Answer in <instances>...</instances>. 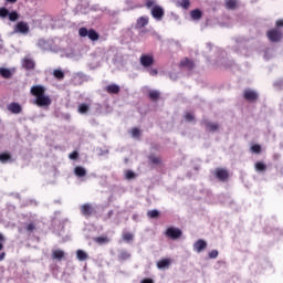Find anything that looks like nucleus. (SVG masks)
Returning <instances> with one entry per match:
<instances>
[{
    "label": "nucleus",
    "mask_w": 283,
    "mask_h": 283,
    "mask_svg": "<svg viewBox=\"0 0 283 283\" xmlns=\"http://www.w3.org/2000/svg\"><path fill=\"white\" fill-rule=\"evenodd\" d=\"M7 109L11 112V114H21V112H23V107H21L17 102L10 103L7 106Z\"/></svg>",
    "instance_id": "nucleus-9"
},
{
    "label": "nucleus",
    "mask_w": 283,
    "mask_h": 283,
    "mask_svg": "<svg viewBox=\"0 0 283 283\" xmlns=\"http://www.w3.org/2000/svg\"><path fill=\"white\" fill-rule=\"evenodd\" d=\"M77 112L78 114H86L87 112H90V104H80L77 107Z\"/></svg>",
    "instance_id": "nucleus-26"
},
{
    "label": "nucleus",
    "mask_w": 283,
    "mask_h": 283,
    "mask_svg": "<svg viewBox=\"0 0 283 283\" xmlns=\"http://www.w3.org/2000/svg\"><path fill=\"white\" fill-rule=\"evenodd\" d=\"M147 23H149V18L147 17H140L137 20V28H145V25H147Z\"/></svg>",
    "instance_id": "nucleus-25"
},
{
    "label": "nucleus",
    "mask_w": 283,
    "mask_h": 283,
    "mask_svg": "<svg viewBox=\"0 0 283 283\" xmlns=\"http://www.w3.org/2000/svg\"><path fill=\"white\" fill-rule=\"evenodd\" d=\"M69 158L71 160H76V158H78V153L77 151H73L69 155Z\"/></svg>",
    "instance_id": "nucleus-44"
},
{
    "label": "nucleus",
    "mask_w": 283,
    "mask_h": 283,
    "mask_svg": "<svg viewBox=\"0 0 283 283\" xmlns=\"http://www.w3.org/2000/svg\"><path fill=\"white\" fill-rule=\"evenodd\" d=\"M148 72H149L150 76H157L158 75V70H156V69H150V70H148Z\"/></svg>",
    "instance_id": "nucleus-46"
},
{
    "label": "nucleus",
    "mask_w": 283,
    "mask_h": 283,
    "mask_svg": "<svg viewBox=\"0 0 283 283\" xmlns=\"http://www.w3.org/2000/svg\"><path fill=\"white\" fill-rule=\"evenodd\" d=\"M31 94L35 96V105L38 107H50L52 105V99L45 95V87L41 85L33 86Z\"/></svg>",
    "instance_id": "nucleus-1"
},
{
    "label": "nucleus",
    "mask_w": 283,
    "mask_h": 283,
    "mask_svg": "<svg viewBox=\"0 0 283 283\" xmlns=\"http://www.w3.org/2000/svg\"><path fill=\"white\" fill-rule=\"evenodd\" d=\"M205 249H207V241L199 239L193 243V251H196V253H202Z\"/></svg>",
    "instance_id": "nucleus-7"
},
{
    "label": "nucleus",
    "mask_w": 283,
    "mask_h": 283,
    "mask_svg": "<svg viewBox=\"0 0 283 283\" xmlns=\"http://www.w3.org/2000/svg\"><path fill=\"white\" fill-rule=\"evenodd\" d=\"M123 240H125V242H132V240H134V234L126 232L123 234Z\"/></svg>",
    "instance_id": "nucleus-35"
},
{
    "label": "nucleus",
    "mask_w": 283,
    "mask_h": 283,
    "mask_svg": "<svg viewBox=\"0 0 283 283\" xmlns=\"http://www.w3.org/2000/svg\"><path fill=\"white\" fill-rule=\"evenodd\" d=\"M154 63V56L153 55H142L140 56V64L143 67H151V64Z\"/></svg>",
    "instance_id": "nucleus-8"
},
{
    "label": "nucleus",
    "mask_w": 283,
    "mask_h": 283,
    "mask_svg": "<svg viewBox=\"0 0 283 283\" xmlns=\"http://www.w3.org/2000/svg\"><path fill=\"white\" fill-rule=\"evenodd\" d=\"M146 7H148V8H154V7H156V0H147V1H146Z\"/></svg>",
    "instance_id": "nucleus-43"
},
{
    "label": "nucleus",
    "mask_w": 283,
    "mask_h": 283,
    "mask_svg": "<svg viewBox=\"0 0 283 283\" xmlns=\"http://www.w3.org/2000/svg\"><path fill=\"white\" fill-rule=\"evenodd\" d=\"M150 161H151L154 165H158V163H160V158H158V157H151V158H150Z\"/></svg>",
    "instance_id": "nucleus-48"
},
{
    "label": "nucleus",
    "mask_w": 283,
    "mask_h": 283,
    "mask_svg": "<svg viewBox=\"0 0 283 283\" xmlns=\"http://www.w3.org/2000/svg\"><path fill=\"white\" fill-rule=\"evenodd\" d=\"M180 66L181 67H186L187 70H192L193 67V61L189 60V59H185L180 62Z\"/></svg>",
    "instance_id": "nucleus-22"
},
{
    "label": "nucleus",
    "mask_w": 283,
    "mask_h": 283,
    "mask_svg": "<svg viewBox=\"0 0 283 283\" xmlns=\"http://www.w3.org/2000/svg\"><path fill=\"white\" fill-rule=\"evenodd\" d=\"M76 258L80 262H85V260H87V253L83 250H77Z\"/></svg>",
    "instance_id": "nucleus-28"
},
{
    "label": "nucleus",
    "mask_w": 283,
    "mask_h": 283,
    "mask_svg": "<svg viewBox=\"0 0 283 283\" xmlns=\"http://www.w3.org/2000/svg\"><path fill=\"white\" fill-rule=\"evenodd\" d=\"M276 27L277 28H283V20H277L276 21Z\"/></svg>",
    "instance_id": "nucleus-49"
},
{
    "label": "nucleus",
    "mask_w": 283,
    "mask_h": 283,
    "mask_svg": "<svg viewBox=\"0 0 283 283\" xmlns=\"http://www.w3.org/2000/svg\"><path fill=\"white\" fill-rule=\"evenodd\" d=\"M124 176L126 180H134V178H136V172H134V170H125Z\"/></svg>",
    "instance_id": "nucleus-29"
},
{
    "label": "nucleus",
    "mask_w": 283,
    "mask_h": 283,
    "mask_svg": "<svg viewBox=\"0 0 283 283\" xmlns=\"http://www.w3.org/2000/svg\"><path fill=\"white\" fill-rule=\"evenodd\" d=\"M64 255H65V252H63L62 250H53V253H52L53 260H63Z\"/></svg>",
    "instance_id": "nucleus-24"
},
{
    "label": "nucleus",
    "mask_w": 283,
    "mask_h": 283,
    "mask_svg": "<svg viewBox=\"0 0 283 283\" xmlns=\"http://www.w3.org/2000/svg\"><path fill=\"white\" fill-rule=\"evenodd\" d=\"M3 250V245L0 243V251H2Z\"/></svg>",
    "instance_id": "nucleus-55"
},
{
    "label": "nucleus",
    "mask_w": 283,
    "mask_h": 283,
    "mask_svg": "<svg viewBox=\"0 0 283 283\" xmlns=\"http://www.w3.org/2000/svg\"><path fill=\"white\" fill-rule=\"evenodd\" d=\"M14 32L19 34H28L30 32V25L24 21L18 22L14 28Z\"/></svg>",
    "instance_id": "nucleus-4"
},
{
    "label": "nucleus",
    "mask_w": 283,
    "mask_h": 283,
    "mask_svg": "<svg viewBox=\"0 0 283 283\" xmlns=\"http://www.w3.org/2000/svg\"><path fill=\"white\" fill-rule=\"evenodd\" d=\"M185 118H186V120H188V123H191V120H193V114L187 113V114L185 115Z\"/></svg>",
    "instance_id": "nucleus-45"
},
{
    "label": "nucleus",
    "mask_w": 283,
    "mask_h": 283,
    "mask_svg": "<svg viewBox=\"0 0 283 283\" xmlns=\"http://www.w3.org/2000/svg\"><path fill=\"white\" fill-rule=\"evenodd\" d=\"M78 34L82 38L87 36L91 41H98L99 39L98 32H96L94 29L87 30L85 27L80 28Z\"/></svg>",
    "instance_id": "nucleus-2"
},
{
    "label": "nucleus",
    "mask_w": 283,
    "mask_h": 283,
    "mask_svg": "<svg viewBox=\"0 0 283 283\" xmlns=\"http://www.w3.org/2000/svg\"><path fill=\"white\" fill-rule=\"evenodd\" d=\"M12 70L0 67V76H2V78H12Z\"/></svg>",
    "instance_id": "nucleus-16"
},
{
    "label": "nucleus",
    "mask_w": 283,
    "mask_h": 283,
    "mask_svg": "<svg viewBox=\"0 0 283 283\" xmlns=\"http://www.w3.org/2000/svg\"><path fill=\"white\" fill-rule=\"evenodd\" d=\"M268 38L270 41H272V43H277V41L282 40V32L277 29L270 30L268 32Z\"/></svg>",
    "instance_id": "nucleus-5"
},
{
    "label": "nucleus",
    "mask_w": 283,
    "mask_h": 283,
    "mask_svg": "<svg viewBox=\"0 0 283 283\" xmlns=\"http://www.w3.org/2000/svg\"><path fill=\"white\" fill-rule=\"evenodd\" d=\"M38 48H41V50H50V42H48L43 39H40L38 41Z\"/></svg>",
    "instance_id": "nucleus-27"
},
{
    "label": "nucleus",
    "mask_w": 283,
    "mask_h": 283,
    "mask_svg": "<svg viewBox=\"0 0 283 283\" xmlns=\"http://www.w3.org/2000/svg\"><path fill=\"white\" fill-rule=\"evenodd\" d=\"M74 174L77 178H84V176H87V170L84 167L77 166L74 169Z\"/></svg>",
    "instance_id": "nucleus-15"
},
{
    "label": "nucleus",
    "mask_w": 283,
    "mask_h": 283,
    "mask_svg": "<svg viewBox=\"0 0 283 283\" xmlns=\"http://www.w3.org/2000/svg\"><path fill=\"white\" fill-rule=\"evenodd\" d=\"M167 238H170V240H178L180 235H182V230L178 228H168L166 230Z\"/></svg>",
    "instance_id": "nucleus-3"
},
{
    "label": "nucleus",
    "mask_w": 283,
    "mask_h": 283,
    "mask_svg": "<svg viewBox=\"0 0 283 283\" xmlns=\"http://www.w3.org/2000/svg\"><path fill=\"white\" fill-rule=\"evenodd\" d=\"M190 4H191V2H190L189 0H181V1L179 2V6H180L181 8H184L185 10H187Z\"/></svg>",
    "instance_id": "nucleus-37"
},
{
    "label": "nucleus",
    "mask_w": 283,
    "mask_h": 283,
    "mask_svg": "<svg viewBox=\"0 0 283 283\" xmlns=\"http://www.w3.org/2000/svg\"><path fill=\"white\" fill-rule=\"evenodd\" d=\"M54 78H57V81H63L65 78V73L63 70L56 69L53 71Z\"/></svg>",
    "instance_id": "nucleus-20"
},
{
    "label": "nucleus",
    "mask_w": 283,
    "mask_h": 283,
    "mask_svg": "<svg viewBox=\"0 0 283 283\" xmlns=\"http://www.w3.org/2000/svg\"><path fill=\"white\" fill-rule=\"evenodd\" d=\"M10 11L7 8H0V17L1 19H6V17H9Z\"/></svg>",
    "instance_id": "nucleus-34"
},
{
    "label": "nucleus",
    "mask_w": 283,
    "mask_h": 283,
    "mask_svg": "<svg viewBox=\"0 0 283 283\" xmlns=\"http://www.w3.org/2000/svg\"><path fill=\"white\" fill-rule=\"evenodd\" d=\"M130 134H132L133 138H138V136H140V129L133 128Z\"/></svg>",
    "instance_id": "nucleus-40"
},
{
    "label": "nucleus",
    "mask_w": 283,
    "mask_h": 283,
    "mask_svg": "<svg viewBox=\"0 0 283 283\" xmlns=\"http://www.w3.org/2000/svg\"><path fill=\"white\" fill-rule=\"evenodd\" d=\"M9 21H19V13L17 11L9 12Z\"/></svg>",
    "instance_id": "nucleus-33"
},
{
    "label": "nucleus",
    "mask_w": 283,
    "mask_h": 283,
    "mask_svg": "<svg viewBox=\"0 0 283 283\" xmlns=\"http://www.w3.org/2000/svg\"><path fill=\"white\" fill-rule=\"evenodd\" d=\"M132 258V254L127 251H122L118 255V260L125 261V260H129Z\"/></svg>",
    "instance_id": "nucleus-30"
},
{
    "label": "nucleus",
    "mask_w": 283,
    "mask_h": 283,
    "mask_svg": "<svg viewBox=\"0 0 283 283\" xmlns=\"http://www.w3.org/2000/svg\"><path fill=\"white\" fill-rule=\"evenodd\" d=\"M106 92L108 94H118V92H120V86H118L117 84H111L106 86Z\"/></svg>",
    "instance_id": "nucleus-17"
},
{
    "label": "nucleus",
    "mask_w": 283,
    "mask_h": 283,
    "mask_svg": "<svg viewBox=\"0 0 283 283\" xmlns=\"http://www.w3.org/2000/svg\"><path fill=\"white\" fill-rule=\"evenodd\" d=\"M106 238H103V237H98L95 239V242H98L99 244H103V242H106Z\"/></svg>",
    "instance_id": "nucleus-47"
},
{
    "label": "nucleus",
    "mask_w": 283,
    "mask_h": 283,
    "mask_svg": "<svg viewBox=\"0 0 283 283\" xmlns=\"http://www.w3.org/2000/svg\"><path fill=\"white\" fill-rule=\"evenodd\" d=\"M140 283H154V280H151V279H145V280H142Z\"/></svg>",
    "instance_id": "nucleus-50"
},
{
    "label": "nucleus",
    "mask_w": 283,
    "mask_h": 283,
    "mask_svg": "<svg viewBox=\"0 0 283 283\" xmlns=\"http://www.w3.org/2000/svg\"><path fill=\"white\" fill-rule=\"evenodd\" d=\"M150 101H157V98L160 96V92L158 91H150L148 94Z\"/></svg>",
    "instance_id": "nucleus-31"
},
{
    "label": "nucleus",
    "mask_w": 283,
    "mask_h": 283,
    "mask_svg": "<svg viewBox=\"0 0 283 283\" xmlns=\"http://www.w3.org/2000/svg\"><path fill=\"white\" fill-rule=\"evenodd\" d=\"M65 57H66V59L76 60V54H74V51H69V52L65 54Z\"/></svg>",
    "instance_id": "nucleus-42"
},
{
    "label": "nucleus",
    "mask_w": 283,
    "mask_h": 283,
    "mask_svg": "<svg viewBox=\"0 0 283 283\" xmlns=\"http://www.w3.org/2000/svg\"><path fill=\"white\" fill-rule=\"evenodd\" d=\"M210 260H216L218 258V250H212L209 252Z\"/></svg>",
    "instance_id": "nucleus-41"
},
{
    "label": "nucleus",
    "mask_w": 283,
    "mask_h": 283,
    "mask_svg": "<svg viewBox=\"0 0 283 283\" xmlns=\"http://www.w3.org/2000/svg\"><path fill=\"white\" fill-rule=\"evenodd\" d=\"M244 98L247 101H256L258 98V92L251 91V90H245L244 91Z\"/></svg>",
    "instance_id": "nucleus-11"
},
{
    "label": "nucleus",
    "mask_w": 283,
    "mask_h": 283,
    "mask_svg": "<svg viewBox=\"0 0 283 283\" xmlns=\"http://www.w3.org/2000/svg\"><path fill=\"white\" fill-rule=\"evenodd\" d=\"M190 17L193 21H200V19H202V11L195 9L190 12Z\"/></svg>",
    "instance_id": "nucleus-18"
},
{
    "label": "nucleus",
    "mask_w": 283,
    "mask_h": 283,
    "mask_svg": "<svg viewBox=\"0 0 283 283\" xmlns=\"http://www.w3.org/2000/svg\"><path fill=\"white\" fill-rule=\"evenodd\" d=\"M151 15L154 19H156V21H163V17H165V10H163V8L159 6H155L151 9Z\"/></svg>",
    "instance_id": "nucleus-6"
},
{
    "label": "nucleus",
    "mask_w": 283,
    "mask_h": 283,
    "mask_svg": "<svg viewBox=\"0 0 283 283\" xmlns=\"http://www.w3.org/2000/svg\"><path fill=\"white\" fill-rule=\"evenodd\" d=\"M159 214L158 210H149L147 212L148 218H158Z\"/></svg>",
    "instance_id": "nucleus-38"
},
{
    "label": "nucleus",
    "mask_w": 283,
    "mask_h": 283,
    "mask_svg": "<svg viewBox=\"0 0 283 283\" xmlns=\"http://www.w3.org/2000/svg\"><path fill=\"white\" fill-rule=\"evenodd\" d=\"M251 151L252 154H260V151H262V147L260 145H253L251 147Z\"/></svg>",
    "instance_id": "nucleus-39"
},
{
    "label": "nucleus",
    "mask_w": 283,
    "mask_h": 283,
    "mask_svg": "<svg viewBox=\"0 0 283 283\" xmlns=\"http://www.w3.org/2000/svg\"><path fill=\"white\" fill-rule=\"evenodd\" d=\"M35 229H36V221L35 220H32V221L25 223V230L29 233H32Z\"/></svg>",
    "instance_id": "nucleus-23"
},
{
    "label": "nucleus",
    "mask_w": 283,
    "mask_h": 283,
    "mask_svg": "<svg viewBox=\"0 0 283 283\" xmlns=\"http://www.w3.org/2000/svg\"><path fill=\"white\" fill-rule=\"evenodd\" d=\"M207 129L209 132H216V129H218V124H216V123H208L207 124Z\"/></svg>",
    "instance_id": "nucleus-36"
},
{
    "label": "nucleus",
    "mask_w": 283,
    "mask_h": 283,
    "mask_svg": "<svg viewBox=\"0 0 283 283\" xmlns=\"http://www.w3.org/2000/svg\"><path fill=\"white\" fill-rule=\"evenodd\" d=\"M0 163H2V165L12 163V156L10 155V153H1L0 154Z\"/></svg>",
    "instance_id": "nucleus-14"
},
{
    "label": "nucleus",
    "mask_w": 283,
    "mask_h": 283,
    "mask_svg": "<svg viewBox=\"0 0 283 283\" xmlns=\"http://www.w3.org/2000/svg\"><path fill=\"white\" fill-rule=\"evenodd\" d=\"M3 260H6V253L4 252L0 253V262H3Z\"/></svg>",
    "instance_id": "nucleus-51"
},
{
    "label": "nucleus",
    "mask_w": 283,
    "mask_h": 283,
    "mask_svg": "<svg viewBox=\"0 0 283 283\" xmlns=\"http://www.w3.org/2000/svg\"><path fill=\"white\" fill-rule=\"evenodd\" d=\"M171 259H161L157 262V269H169Z\"/></svg>",
    "instance_id": "nucleus-12"
},
{
    "label": "nucleus",
    "mask_w": 283,
    "mask_h": 283,
    "mask_svg": "<svg viewBox=\"0 0 283 283\" xmlns=\"http://www.w3.org/2000/svg\"><path fill=\"white\" fill-rule=\"evenodd\" d=\"M255 169L256 171H266V165H264L262 161H258L255 164Z\"/></svg>",
    "instance_id": "nucleus-32"
},
{
    "label": "nucleus",
    "mask_w": 283,
    "mask_h": 283,
    "mask_svg": "<svg viewBox=\"0 0 283 283\" xmlns=\"http://www.w3.org/2000/svg\"><path fill=\"white\" fill-rule=\"evenodd\" d=\"M81 213L82 216L90 217L94 213V208H92V205L90 203H84L81 206Z\"/></svg>",
    "instance_id": "nucleus-10"
},
{
    "label": "nucleus",
    "mask_w": 283,
    "mask_h": 283,
    "mask_svg": "<svg viewBox=\"0 0 283 283\" xmlns=\"http://www.w3.org/2000/svg\"><path fill=\"white\" fill-rule=\"evenodd\" d=\"M0 242H3V234L0 233Z\"/></svg>",
    "instance_id": "nucleus-54"
},
{
    "label": "nucleus",
    "mask_w": 283,
    "mask_h": 283,
    "mask_svg": "<svg viewBox=\"0 0 283 283\" xmlns=\"http://www.w3.org/2000/svg\"><path fill=\"white\" fill-rule=\"evenodd\" d=\"M226 8L228 10H235L238 8V0H226Z\"/></svg>",
    "instance_id": "nucleus-21"
},
{
    "label": "nucleus",
    "mask_w": 283,
    "mask_h": 283,
    "mask_svg": "<svg viewBox=\"0 0 283 283\" xmlns=\"http://www.w3.org/2000/svg\"><path fill=\"white\" fill-rule=\"evenodd\" d=\"M7 3H17V0H6Z\"/></svg>",
    "instance_id": "nucleus-52"
},
{
    "label": "nucleus",
    "mask_w": 283,
    "mask_h": 283,
    "mask_svg": "<svg viewBox=\"0 0 283 283\" xmlns=\"http://www.w3.org/2000/svg\"><path fill=\"white\" fill-rule=\"evenodd\" d=\"M217 178H219V180H227V178H229V172H227V170L224 169H217Z\"/></svg>",
    "instance_id": "nucleus-19"
},
{
    "label": "nucleus",
    "mask_w": 283,
    "mask_h": 283,
    "mask_svg": "<svg viewBox=\"0 0 283 283\" xmlns=\"http://www.w3.org/2000/svg\"><path fill=\"white\" fill-rule=\"evenodd\" d=\"M23 67H25V70H34V60L25 57L22 62Z\"/></svg>",
    "instance_id": "nucleus-13"
},
{
    "label": "nucleus",
    "mask_w": 283,
    "mask_h": 283,
    "mask_svg": "<svg viewBox=\"0 0 283 283\" xmlns=\"http://www.w3.org/2000/svg\"><path fill=\"white\" fill-rule=\"evenodd\" d=\"M133 220H138V214H133Z\"/></svg>",
    "instance_id": "nucleus-53"
}]
</instances>
